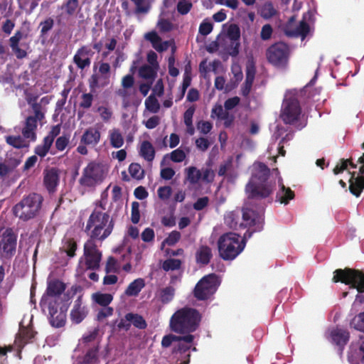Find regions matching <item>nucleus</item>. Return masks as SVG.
I'll return each instance as SVG.
<instances>
[{
	"label": "nucleus",
	"mask_w": 364,
	"mask_h": 364,
	"mask_svg": "<svg viewBox=\"0 0 364 364\" xmlns=\"http://www.w3.org/2000/svg\"><path fill=\"white\" fill-rule=\"evenodd\" d=\"M269 168L264 163L255 164L252 176L245 186L248 199L262 200L268 198L275 189V182L269 181Z\"/></svg>",
	"instance_id": "nucleus-1"
},
{
	"label": "nucleus",
	"mask_w": 364,
	"mask_h": 364,
	"mask_svg": "<svg viewBox=\"0 0 364 364\" xmlns=\"http://www.w3.org/2000/svg\"><path fill=\"white\" fill-rule=\"evenodd\" d=\"M202 316L197 309L185 306L171 316L169 328L172 332L181 336L192 335L198 328Z\"/></svg>",
	"instance_id": "nucleus-2"
},
{
	"label": "nucleus",
	"mask_w": 364,
	"mask_h": 364,
	"mask_svg": "<svg viewBox=\"0 0 364 364\" xmlns=\"http://www.w3.org/2000/svg\"><path fill=\"white\" fill-rule=\"evenodd\" d=\"M107 213L95 209L87 221L85 232L89 236L87 240H92L96 243L97 241L102 242L112 232L114 221L109 218Z\"/></svg>",
	"instance_id": "nucleus-3"
},
{
	"label": "nucleus",
	"mask_w": 364,
	"mask_h": 364,
	"mask_svg": "<svg viewBox=\"0 0 364 364\" xmlns=\"http://www.w3.org/2000/svg\"><path fill=\"white\" fill-rule=\"evenodd\" d=\"M252 232L247 230L241 238L240 235L235 232L223 234L218 240V249L220 257L224 260H232L236 258L245 247V238L248 234L250 237Z\"/></svg>",
	"instance_id": "nucleus-4"
},
{
	"label": "nucleus",
	"mask_w": 364,
	"mask_h": 364,
	"mask_svg": "<svg viewBox=\"0 0 364 364\" xmlns=\"http://www.w3.org/2000/svg\"><path fill=\"white\" fill-rule=\"evenodd\" d=\"M43 202V197L37 193L24 196L12 209L14 215L22 221H28L39 215Z\"/></svg>",
	"instance_id": "nucleus-5"
},
{
	"label": "nucleus",
	"mask_w": 364,
	"mask_h": 364,
	"mask_svg": "<svg viewBox=\"0 0 364 364\" xmlns=\"http://www.w3.org/2000/svg\"><path fill=\"white\" fill-rule=\"evenodd\" d=\"M335 283L341 282L350 285L359 293H364V273L358 269L350 268L338 269L334 272L332 279Z\"/></svg>",
	"instance_id": "nucleus-6"
},
{
	"label": "nucleus",
	"mask_w": 364,
	"mask_h": 364,
	"mask_svg": "<svg viewBox=\"0 0 364 364\" xmlns=\"http://www.w3.org/2000/svg\"><path fill=\"white\" fill-rule=\"evenodd\" d=\"M105 175V166L102 164L91 161L83 169L79 183L87 188L94 187L103 181Z\"/></svg>",
	"instance_id": "nucleus-7"
},
{
	"label": "nucleus",
	"mask_w": 364,
	"mask_h": 364,
	"mask_svg": "<svg viewBox=\"0 0 364 364\" xmlns=\"http://www.w3.org/2000/svg\"><path fill=\"white\" fill-rule=\"evenodd\" d=\"M219 285L218 277L214 273L209 274L204 276L196 284L193 295L199 301L207 300L215 294Z\"/></svg>",
	"instance_id": "nucleus-8"
},
{
	"label": "nucleus",
	"mask_w": 364,
	"mask_h": 364,
	"mask_svg": "<svg viewBox=\"0 0 364 364\" xmlns=\"http://www.w3.org/2000/svg\"><path fill=\"white\" fill-rule=\"evenodd\" d=\"M266 55L269 63L277 68H284L289 61V48L284 43H276L267 48Z\"/></svg>",
	"instance_id": "nucleus-9"
},
{
	"label": "nucleus",
	"mask_w": 364,
	"mask_h": 364,
	"mask_svg": "<svg viewBox=\"0 0 364 364\" xmlns=\"http://www.w3.org/2000/svg\"><path fill=\"white\" fill-rule=\"evenodd\" d=\"M301 108L299 100L294 97L286 98L282 104L280 118L286 124H294L299 119Z\"/></svg>",
	"instance_id": "nucleus-10"
},
{
	"label": "nucleus",
	"mask_w": 364,
	"mask_h": 364,
	"mask_svg": "<svg viewBox=\"0 0 364 364\" xmlns=\"http://www.w3.org/2000/svg\"><path fill=\"white\" fill-rule=\"evenodd\" d=\"M66 289V285L62 281L54 279L48 282L46 293L43 295L40 305L41 306L46 307L50 302L53 304H60V296Z\"/></svg>",
	"instance_id": "nucleus-11"
},
{
	"label": "nucleus",
	"mask_w": 364,
	"mask_h": 364,
	"mask_svg": "<svg viewBox=\"0 0 364 364\" xmlns=\"http://www.w3.org/2000/svg\"><path fill=\"white\" fill-rule=\"evenodd\" d=\"M17 235L11 228H7L0 236V258L11 259L16 252Z\"/></svg>",
	"instance_id": "nucleus-12"
},
{
	"label": "nucleus",
	"mask_w": 364,
	"mask_h": 364,
	"mask_svg": "<svg viewBox=\"0 0 364 364\" xmlns=\"http://www.w3.org/2000/svg\"><path fill=\"white\" fill-rule=\"evenodd\" d=\"M84 256L85 257L87 269L97 270L100 268L102 255L95 242H92V240L85 242L84 244Z\"/></svg>",
	"instance_id": "nucleus-13"
},
{
	"label": "nucleus",
	"mask_w": 364,
	"mask_h": 364,
	"mask_svg": "<svg viewBox=\"0 0 364 364\" xmlns=\"http://www.w3.org/2000/svg\"><path fill=\"white\" fill-rule=\"evenodd\" d=\"M60 304H53L50 302L46 307H48L49 312V321L52 326L55 328H60L65 326L66 322V311L68 307L62 306L58 311V306Z\"/></svg>",
	"instance_id": "nucleus-14"
},
{
	"label": "nucleus",
	"mask_w": 364,
	"mask_h": 364,
	"mask_svg": "<svg viewBox=\"0 0 364 364\" xmlns=\"http://www.w3.org/2000/svg\"><path fill=\"white\" fill-rule=\"evenodd\" d=\"M94 52L87 46H83L77 49L73 56V63L80 70L89 68L91 65V58Z\"/></svg>",
	"instance_id": "nucleus-15"
},
{
	"label": "nucleus",
	"mask_w": 364,
	"mask_h": 364,
	"mask_svg": "<svg viewBox=\"0 0 364 364\" xmlns=\"http://www.w3.org/2000/svg\"><path fill=\"white\" fill-rule=\"evenodd\" d=\"M44 119L36 117L34 114L33 116H28L26 118L21 133L24 139H28L30 141H36L37 139L36 129L38 122H42Z\"/></svg>",
	"instance_id": "nucleus-16"
},
{
	"label": "nucleus",
	"mask_w": 364,
	"mask_h": 364,
	"mask_svg": "<svg viewBox=\"0 0 364 364\" xmlns=\"http://www.w3.org/2000/svg\"><path fill=\"white\" fill-rule=\"evenodd\" d=\"M245 73V80L241 87V94L247 97L250 93L256 73L255 62L252 57L249 58L247 62Z\"/></svg>",
	"instance_id": "nucleus-17"
},
{
	"label": "nucleus",
	"mask_w": 364,
	"mask_h": 364,
	"mask_svg": "<svg viewBox=\"0 0 364 364\" xmlns=\"http://www.w3.org/2000/svg\"><path fill=\"white\" fill-rule=\"evenodd\" d=\"M60 181V171L52 167L43 171V184L49 193H54Z\"/></svg>",
	"instance_id": "nucleus-18"
},
{
	"label": "nucleus",
	"mask_w": 364,
	"mask_h": 364,
	"mask_svg": "<svg viewBox=\"0 0 364 364\" xmlns=\"http://www.w3.org/2000/svg\"><path fill=\"white\" fill-rule=\"evenodd\" d=\"M101 139V132L99 128L90 127L85 130L80 138V144L90 147L96 146Z\"/></svg>",
	"instance_id": "nucleus-19"
},
{
	"label": "nucleus",
	"mask_w": 364,
	"mask_h": 364,
	"mask_svg": "<svg viewBox=\"0 0 364 364\" xmlns=\"http://www.w3.org/2000/svg\"><path fill=\"white\" fill-rule=\"evenodd\" d=\"M284 31L285 35L288 37H301V39L304 40L309 34L310 27L305 20H302L300 21L299 25L295 28H291V25L284 26Z\"/></svg>",
	"instance_id": "nucleus-20"
},
{
	"label": "nucleus",
	"mask_w": 364,
	"mask_h": 364,
	"mask_svg": "<svg viewBox=\"0 0 364 364\" xmlns=\"http://www.w3.org/2000/svg\"><path fill=\"white\" fill-rule=\"evenodd\" d=\"M22 38L23 33L21 31H17L9 40L11 50L17 59H23L28 55L26 50L19 46V43Z\"/></svg>",
	"instance_id": "nucleus-21"
},
{
	"label": "nucleus",
	"mask_w": 364,
	"mask_h": 364,
	"mask_svg": "<svg viewBox=\"0 0 364 364\" xmlns=\"http://www.w3.org/2000/svg\"><path fill=\"white\" fill-rule=\"evenodd\" d=\"M36 100V97H34L33 100L31 99L28 100V103L31 106L33 113L36 114V117L45 119V114L46 112V107L50 103L51 97H43L39 102H35Z\"/></svg>",
	"instance_id": "nucleus-22"
},
{
	"label": "nucleus",
	"mask_w": 364,
	"mask_h": 364,
	"mask_svg": "<svg viewBox=\"0 0 364 364\" xmlns=\"http://www.w3.org/2000/svg\"><path fill=\"white\" fill-rule=\"evenodd\" d=\"M36 334V332L34 331L32 328L23 327L20 329V331L15 339V343L21 350L27 343L32 341V339L34 338Z\"/></svg>",
	"instance_id": "nucleus-23"
},
{
	"label": "nucleus",
	"mask_w": 364,
	"mask_h": 364,
	"mask_svg": "<svg viewBox=\"0 0 364 364\" xmlns=\"http://www.w3.org/2000/svg\"><path fill=\"white\" fill-rule=\"evenodd\" d=\"M212 257V250L208 245H200L196 252V262L200 265H208Z\"/></svg>",
	"instance_id": "nucleus-24"
},
{
	"label": "nucleus",
	"mask_w": 364,
	"mask_h": 364,
	"mask_svg": "<svg viewBox=\"0 0 364 364\" xmlns=\"http://www.w3.org/2000/svg\"><path fill=\"white\" fill-rule=\"evenodd\" d=\"M351 176L349 180V191L355 197H359L364 189V176H360L355 177V173H350Z\"/></svg>",
	"instance_id": "nucleus-25"
},
{
	"label": "nucleus",
	"mask_w": 364,
	"mask_h": 364,
	"mask_svg": "<svg viewBox=\"0 0 364 364\" xmlns=\"http://www.w3.org/2000/svg\"><path fill=\"white\" fill-rule=\"evenodd\" d=\"M195 336L193 335L188 336H181V335H174L172 333H169L163 337L161 341V346L163 348H168L171 346L173 342L176 341H184L186 343H193L194 341Z\"/></svg>",
	"instance_id": "nucleus-26"
},
{
	"label": "nucleus",
	"mask_w": 364,
	"mask_h": 364,
	"mask_svg": "<svg viewBox=\"0 0 364 364\" xmlns=\"http://www.w3.org/2000/svg\"><path fill=\"white\" fill-rule=\"evenodd\" d=\"M242 218L243 227L255 225L260 220L258 214L250 208H243L242 210Z\"/></svg>",
	"instance_id": "nucleus-27"
},
{
	"label": "nucleus",
	"mask_w": 364,
	"mask_h": 364,
	"mask_svg": "<svg viewBox=\"0 0 364 364\" xmlns=\"http://www.w3.org/2000/svg\"><path fill=\"white\" fill-rule=\"evenodd\" d=\"M145 281L142 278H138L132 282L124 291L127 296H136L145 287Z\"/></svg>",
	"instance_id": "nucleus-28"
},
{
	"label": "nucleus",
	"mask_w": 364,
	"mask_h": 364,
	"mask_svg": "<svg viewBox=\"0 0 364 364\" xmlns=\"http://www.w3.org/2000/svg\"><path fill=\"white\" fill-rule=\"evenodd\" d=\"M280 188L276 195V200L280 203L288 204L294 198V192L287 188L283 183L279 184Z\"/></svg>",
	"instance_id": "nucleus-29"
},
{
	"label": "nucleus",
	"mask_w": 364,
	"mask_h": 364,
	"mask_svg": "<svg viewBox=\"0 0 364 364\" xmlns=\"http://www.w3.org/2000/svg\"><path fill=\"white\" fill-rule=\"evenodd\" d=\"M155 149L152 144L149 141H144L141 144L139 154L146 161L151 162L155 157Z\"/></svg>",
	"instance_id": "nucleus-30"
},
{
	"label": "nucleus",
	"mask_w": 364,
	"mask_h": 364,
	"mask_svg": "<svg viewBox=\"0 0 364 364\" xmlns=\"http://www.w3.org/2000/svg\"><path fill=\"white\" fill-rule=\"evenodd\" d=\"M332 341L337 346H343L349 340V333L343 329L337 328L331 331Z\"/></svg>",
	"instance_id": "nucleus-31"
},
{
	"label": "nucleus",
	"mask_w": 364,
	"mask_h": 364,
	"mask_svg": "<svg viewBox=\"0 0 364 364\" xmlns=\"http://www.w3.org/2000/svg\"><path fill=\"white\" fill-rule=\"evenodd\" d=\"M240 214L239 211H231L225 216V224L230 228L237 230L243 227V223L240 222Z\"/></svg>",
	"instance_id": "nucleus-32"
},
{
	"label": "nucleus",
	"mask_w": 364,
	"mask_h": 364,
	"mask_svg": "<svg viewBox=\"0 0 364 364\" xmlns=\"http://www.w3.org/2000/svg\"><path fill=\"white\" fill-rule=\"evenodd\" d=\"M109 140L112 147L121 148L124 143V137L119 129L114 128L109 132Z\"/></svg>",
	"instance_id": "nucleus-33"
},
{
	"label": "nucleus",
	"mask_w": 364,
	"mask_h": 364,
	"mask_svg": "<svg viewBox=\"0 0 364 364\" xmlns=\"http://www.w3.org/2000/svg\"><path fill=\"white\" fill-rule=\"evenodd\" d=\"M157 70L149 65H143L139 69V75L140 77L153 82L157 76Z\"/></svg>",
	"instance_id": "nucleus-34"
},
{
	"label": "nucleus",
	"mask_w": 364,
	"mask_h": 364,
	"mask_svg": "<svg viewBox=\"0 0 364 364\" xmlns=\"http://www.w3.org/2000/svg\"><path fill=\"white\" fill-rule=\"evenodd\" d=\"M182 264V260L170 257L161 262V268L166 272L176 271L181 269Z\"/></svg>",
	"instance_id": "nucleus-35"
},
{
	"label": "nucleus",
	"mask_w": 364,
	"mask_h": 364,
	"mask_svg": "<svg viewBox=\"0 0 364 364\" xmlns=\"http://www.w3.org/2000/svg\"><path fill=\"white\" fill-rule=\"evenodd\" d=\"M126 318L130 321L131 325L139 329H145L147 327V323L144 317L138 314L127 313L126 314Z\"/></svg>",
	"instance_id": "nucleus-36"
},
{
	"label": "nucleus",
	"mask_w": 364,
	"mask_h": 364,
	"mask_svg": "<svg viewBox=\"0 0 364 364\" xmlns=\"http://www.w3.org/2000/svg\"><path fill=\"white\" fill-rule=\"evenodd\" d=\"M93 301L101 306H109L113 300V296L110 294L96 292L92 294Z\"/></svg>",
	"instance_id": "nucleus-37"
},
{
	"label": "nucleus",
	"mask_w": 364,
	"mask_h": 364,
	"mask_svg": "<svg viewBox=\"0 0 364 364\" xmlns=\"http://www.w3.org/2000/svg\"><path fill=\"white\" fill-rule=\"evenodd\" d=\"M6 142L12 147L18 149L28 146V144L26 142L21 136H6Z\"/></svg>",
	"instance_id": "nucleus-38"
},
{
	"label": "nucleus",
	"mask_w": 364,
	"mask_h": 364,
	"mask_svg": "<svg viewBox=\"0 0 364 364\" xmlns=\"http://www.w3.org/2000/svg\"><path fill=\"white\" fill-rule=\"evenodd\" d=\"M175 288L172 286H168L159 291V299L161 303L168 304L171 302L175 295Z\"/></svg>",
	"instance_id": "nucleus-39"
},
{
	"label": "nucleus",
	"mask_w": 364,
	"mask_h": 364,
	"mask_svg": "<svg viewBox=\"0 0 364 364\" xmlns=\"http://www.w3.org/2000/svg\"><path fill=\"white\" fill-rule=\"evenodd\" d=\"M87 314L86 308H73L70 311V319L73 323L78 324L85 319Z\"/></svg>",
	"instance_id": "nucleus-40"
},
{
	"label": "nucleus",
	"mask_w": 364,
	"mask_h": 364,
	"mask_svg": "<svg viewBox=\"0 0 364 364\" xmlns=\"http://www.w3.org/2000/svg\"><path fill=\"white\" fill-rule=\"evenodd\" d=\"M186 179L191 184H196L201 178V172L198 170L195 166H190L186 168Z\"/></svg>",
	"instance_id": "nucleus-41"
},
{
	"label": "nucleus",
	"mask_w": 364,
	"mask_h": 364,
	"mask_svg": "<svg viewBox=\"0 0 364 364\" xmlns=\"http://www.w3.org/2000/svg\"><path fill=\"white\" fill-rule=\"evenodd\" d=\"M18 7L24 10L26 14H31L38 6L41 0H16Z\"/></svg>",
	"instance_id": "nucleus-42"
},
{
	"label": "nucleus",
	"mask_w": 364,
	"mask_h": 364,
	"mask_svg": "<svg viewBox=\"0 0 364 364\" xmlns=\"http://www.w3.org/2000/svg\"><path fill=\"white\" fill-rule=\"evenodd\" d=\"M129 173L130 176L137 181H140L144 178V170L138 163H132L129 166Z\"/></svg>",
	"instance_id": "nucleus-43"
},
{
	"label": "nucleus",
	"mask_w": 364,
	"mask_h": 364,
	"mask_svg": "<svg viewBox=\"0 0 364 364\" xmlns=\"http://www.w3.org/2000/svg\"><path fill=\"white\" fill-rule=\"evenodd\" d=\"M52 144L48 142V141L43 139V144H39L35 147L34 152L36 156H38L41 158L45 157L47 154L49 152Z\"/></svg>",
	"instance_id": "nucleus-44"
},
{
	"label": "nucleus",
	"mask_w": 364,
	"mask_h": 364,
	"mask_svg": "<svg viewBox=\"0 0 364 364\" xmlns=\"http://www.w3.org/2000/svg\"><path fill=\"white\" fill-rule=\"evenodd\" d=\"M277 14V10L274 9L272 2H266L261 9V16L269 19Z\"/></svg>",
	"instance_id": "nucleus-45"
},
{
	"label": "nucleus",
	"mask_w": 364,
	"mask_h": 364,
	"mask_svg": "<svg viewBox=\"0 0 364 364\" xmlns=\"http://www.w3.org/2000/svg\"><path fill=\"white\" fill-rule=\"evenodd\" d=\"M77 247V242L73 238L67 239L63 246L65 252L69 257H75Z\"/></svg>",
	"instance_id": "nucleus-46"
},
{
	"label": "nucleus",
	"mask_w": 364,
	"mask_h": 364,
	"mask_svg": "<svg viewBox=\"0 0 364 364\" xmlns=\"http://www.w3.org/2000/svg\"><path fill=\"white\" fill-rule=\"evenodd\" d=\"M94 100V95L92 92L90 93H83L80 96V102L79 103L80 108H82L84 109H90Z\"/></svg>",
	"instance_id": "nucleus-47"
},
{
	"label": "nucleus",
	"mask_w": 364,
	"mask_h": 364,
	"mask_svg": "<svg viewBox=\"0 0 364 364\" xmlns=\"http://www.w3.org/2000/svg\"><path fill=\"white\" fill-rule=\"evenodd\" d=\"M105 271L106 274L118 273L119 267L117 260L112 256H109L107 260Z\"/></svg>",
	"instance_id": "nucleus-48"
},
{
	"label": "nucleus",
	"mask_w": 364,
	"mask_h": 364,
	"mask_svg": "<svg viewBox=\"0 0 364 364\" xmlns=\"http://www.w3.org/2000/svg\"><path fill=\"white\" fill-rule=\"evenodd\" d=\"M195 110L196 108L193 105L188 107L183 114L184 123L188 128H191L192 129L191 134H193L194 132V129L193 127V117Z\"/></svg>",
	"instance_id": "nucleus-49"
},
{
	"label": "nucleus",
	"mask_w": 364,
	"mask_h": 364,
	"mask_svg": "<svg viewBox=\"0 0 364 364\" xmlns=\"http://www.w3.org/2000/svg\"><path fill=\"white\" fill-rule=\"evenodd\" d=\"M227 35L231 41H239L240 38V27L235 23L230 24L228 28Z\"/></svg>",
	"instance_id": "nucleus-50"
},
{
	"label": "nucleus",
	"mask_w": 364,
	"mask_h": 364,
	"mask_svg": "<svg viewBox=\"0 0 364 364\" xmlns=\"http://www.w3.org/2000/svg\"><path fill=\"white\" fill-rule=\"evenodd\" d=\"M100 77L97 74H92L88 80L89 87L91 92H95L98 87H103L108 84L109 82L100 83Z\"/></svg>",
	"instance_id": "nucleus-51"
},
{
	"label": "nucleus",
	"mask_w": 364,
	"mask_h": 364,
	"mask_svg": "<svg viewBox=\"0 0 364 364\" xmlns=\"http://www.w3.org/2000/svg\"><path fill=\"white\" fill-rule=\"evenodd\" d=\"M145 105L146 108L153 113L158 112L160 108V105L157 99L153 95L149 96L148 98L145 100Z\"/></svg>",
	"instance_id": "nucleus-52"
},
{
	"label": "nucleus",
	"mask_w": 364,
	"mask_h": 364,
	"mask_svg": "<svg viewBox=\"0 0 364 364\" xmlns=\"http://www.w3.org/2000/svg\"><path fill=\"white\" fill-rule=\"evenodd\" d=\"M193 7V4L190 1L180 0L176 6V9L181 15H186Z\"/></svg>",
	"instance_id": "nucleus-53"
},
{
	"label": "nucleus",
	"mask_w": 364,
	"mask_h": 364,
	"mask_svg": "<svg viewBox=\"0 0 364 364\" xmlns=\"http://www.w3.org/2000/svg\"><path fill=\"white\" fill-rule=\"evenodd\" d=\"M54 26V20L48 17L43 21L40 23L39 27L41 28V36H46L48 31H50Z\"/></svg>",
	"instance_id": "nucleus-54"
},
{
	"label": "nucleus",
	"mask_w": 364,
	"mask_h": 364,
	"mask_svg": "<svg viewBox=\"0 0 364 364\" xmlns=\"http://www.w3.org/2000/svg\"><path fill=\"white\" fill-rule=\"evenodd\" d=\"M114 313V309L109 306H102L97 314V320L102 321L105 318L111 316Z\"/></svg>",
	"instance_id": "nucleus-55"
},
{
	"label": "nucleus",
	"mask_w": 364,
	"mask_h": 364,
	"mask_svg": "<svg viewBox=\"0 0 364 364\" xmlns=\"http://www.w3.org/2000/svg\"><path fill=\"white\" fill-rule=\"evenodd\" d=\"M181 233L178 231L173 230L169 233L168 237L164 240L162 245L166 244L168 246H173L181 239Z\"/></svg>",
	"instance_id": "nucleus-56"
},
{
	"label": "nucleus",
	"mask_w": 364,
	"mask_h": 364,
	"mask_svg": "<svg viewBox=\"0 0 364 364\" xmlns=\"http://www.w3.org/2000/svg\"><path fill=\"white\" fill-rule=\"evenodd\" d=\"M97 111L99 112L101 119L105 122H108L112 117L113 112L112 109L107 107L100 106Z\"/></svg>",
	"instance_id": "nucleus-57"
},
{
	"label": "nucleus",
	"mask_w": 364,
	"mask_h": 364,
	"mask_svg": "<svg viewBox=\"0 0 364 364\" xmlns=\"http://www.w3.org/2000/svg\"><path fill=\"white\" fill-rule=\"evenodd\" d=\"M79 6L78 0H68L63 6L65 9V13L69 15H73Z\"/></svg>",
	"instance_id": "nucleus-58"
},
{
	"label": "nucleus",
	"mask_w": 364,
	"mask_h": 364,
	"mask_svg": "<svg viewBox=\"0 0 364 364\" xmlns=\"http://www.w3.org/2000/svg\"><path fill=\"white\" fill-rule=\"evenodd\" d=\"M140 220L139 203L136 201L132 203L131 220L134 224H137Z\"/></svg>",
	"instance_id": "nucleus-59"
},
{
	"label": "nucleus",
	"mask_w": 364,
	"mask_h": 364,
	"mask_svg": "<svg viewBox=\"0 0 364 364\" xmlns=\"http://www.w3.org/2000/svg\"><path fill=\"white\" fill-rule=\"evenodd\" d=\"M136 5V13L145 14L149 10V6L146 4L145 0H131Z\"/></svg>",
	"instance_id": "nucleus-60"
},
{
	"label": "nucleus",
	"mask_w": 364,
	"mask_h": 364,
	"mask_svg": "<svg viewBox=\"0 0 364 364\" xmlns=\"http://www.w3.org/2000/svg\"><path fill=\"white\" fill-rule=\"evenodd\" d=\"M172 189L170 186H161L158 188L157 193L160 199L165 200L170 198Z\"/></svg>",
	"instance_id": "nucleus-61"
},
{
	"label": "nucleus",
	"mask_w": 364,
	"mask_h": 364,
	"mask_svg": "<svg viewBox=\"0 0 364 364\" xmlns=\"http://www.w3.org/2000/svg\"><path fill=\"white\" fill-rule=\"evenodd\" d=\"M69 137L67 136H60L55 141V147L58 151H64L69 144Z\"/></svg>",
	"instance_id": "nucleus-62"
},
{
	"label": "nucleus",
	"mask_w": 364,
	"mask_h": 364,
	"mask_svg": "<svg viewBox=\"0 0 364 364\" xmlns=\"http://www.w3.org/2000/svg\"><path fill=\"white\" fill-rule=\"evenodd\" d=\"M197 128L201 134H207L213 129V124L208 121H200L197 124Z\"/></svg>",
	"instance_id": "nucleus-63"
},
{
	"label": "nucleus",
	"mask_w": 364,
	"mask_h": 364,
	"mask_svg": "<svg viewBox=\"0 0 364 364\" xmlns=\"http://www.w3.org/2000/svg\"><path fill=\"white\" fill-rule=\"evenodd\" d=\"M353 327L360 331H364V311L354 318L352 323Z\"/></svg>",
	"instance_id": "nucleus-64"
}]
</instances>
